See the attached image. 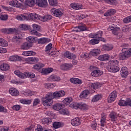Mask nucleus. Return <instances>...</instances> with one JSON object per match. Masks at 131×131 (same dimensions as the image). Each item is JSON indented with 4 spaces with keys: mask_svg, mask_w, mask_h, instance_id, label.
<instances>
[{
    "mask_svg": "<svg viewBox=\"0 0 131 131\" xmlns=\"http://www.w3.org/2000/svg\"><path fill=\"white\" fill-rule=\"evenodd\" d=\"M53 97L54 99H59V98H60L59 91L55 92L53 93V94L52 93H48L46 94L45 97L42 99L43 106L45 107L52 106L54 102L53 101Z\"/></svg>",
    "mask_w": 131,
    "mask_h": 131,
    "instance_id": "nucleus-1",
    "label": "nucleus"
},
{
    "mask_svg": "<svg viewBox=\"0 0 131 131\" xmlns=\"http://www.w3.org/2000/svg\"><path fill=\"white\" fill-rule=\"evenodd\" d=\"M102 34H103V32L101 31H99L96 34H94L92 37L94 39H92L90 40L89 41V43L90 45H92L93 46H94L95 45H98L100 40H101V41L105 42V39L102 37Z\"/></svg>",
    "mask_w": 131,
    "mask_h": 131,
    "instance_id": "nucleus-2",
    "label": "nucleus"
},
{
    "mask_svg": "<svg viewBox=\"0 0 131 131\" xmlns=\"http://www.w3.org/2000/svg\"><path fill=\"white\" fill-rule=\"evenodd\" d=\"M33 29L30 31V33L32 35H36V36H41V34L38 33L37 31L40 30V27L38 25L33 24L32 25Z\"/></svg>",
    "mask_w": 131,
    "mask_h": 131,
    "instance_id": "nucleus-3",
    "label": "nucleus"
},
{
    "mask_svg": "<svg viewBox=\"0 0 131 131\" xmlns=\"http://www.w3.org/2000/svg\"><path fill=\"white\" fill-rule=\"evenodd\" d=\"M123 117L122 115H120V114H117L115 112H112L110 114V118H111V121L113 122L116 121V119H121Z\"/></svg>",
    "mask_w": 131,
    "mask_h": 131,
    "instance_id": "nucleus-4",
    "label": "nucleus"
},
{
    "mask_svg": "<svg viewBox=\"0 0 131 131\" xmlns=\"http://www.w3.org/2000/svg\"><path fill=\"white\" fill-rule=\"evenodd\" d=\"M129 56H130L129 51L126 48H124L122 50V53L120 54V59L125 60V59L128 58Z\"/></svg>",
    "mask_w": 131,
    "mask_h": 131,
    "instance_id": "nucleus-5",
    "label": "nucleus"
},
{
    "mask_svg": "<svg viewBox=\"0 0 131 131\" xmlns=\"http://www.w3.org/2000/svg\"><path fill=\"white\" fill-rule=\"evenodd\" d=\"M112 32L113 34L116 35L118 39H120V38H121L123 35L122 33H121V30H120V28L119 27H115V29L112 31Z\"/></svg>",
    "mask_w": 131,
    "mask_h": 131,
    "instance_id": "nucleus-6",
    "label": "nucleus"
},
{
    "mask_svg": "<svg viewBox=\"0 0 131 131\" xmlns=\"http://www.w3.org/2000/svg\"><path fill=\"white\" fill-rule=\"evenodd\" d=\"M116 98H117V92L114 91L109 95L107 98L108 103H112V102H114Z\"/></svg>",
    "mask_w": 131,
    "mask_h": 131,
    "instance_id": "nucleus-7",
    "label": "nucleus"
},
{
    "mask_svg": "<svg viewBox=\"0 0 131 131\" xmlns=\"http://www.w3.org/2000/svg\"><path fill=\"white\" fill-rule=\"evenodd\" d=\"M51 13L55 17H61L63 15V12L59 9L53 8L51 10Z\"/></svg>",
    "mask_w": 131,
    "mask_h": 131,
    "instance_id": "nucleus-8",
    "label": "nucleus"
},
{
    "mask_svg": "<svg viewBox=\"0 0 131 131\" xmlns=\"http://www.w3.org/2000/svg\"><path fill=\"white\" fill-rule=\"evenodd\" d=\"M107 69L110 72L116 73L118 72L120 69L117 66L110 64L107 66Z\"/></svg>",
    "mask_w": 131,
    "mask_h": 131,
    "instance_id": "nucleus-9",
    "label": "nucleus"
},
{
    "mask_svg": "<svg viewBox=\"0 0 131 131\" xmlns=\"http://www.w3.org/2000/svg\"><path fill=\"white\" fill-rule=\"evenodd\" d=\"M25 61L28 64H35V63H37L39 61V59L37 57H33L26 58Z\"/></svg>",
    "mask_w": 131,
    "mask_h": 131,
    "instance_id": "nucleus-10",
    "label": "nucleus"
},
{
    "mask_svg": "<svg viewBox=\"0 0 131 131\" xmlns=\"http://www.w3.org/2000/svg\"><path fill=\"white\" fill-rule=\"evenodd\" d=\"M16 19L19 21H27L28 20V13L19 14L16 16Z\"/></svg>",
    "mask_w": 131,
    "mask_h": 131,
    "instance_id": "nucleus-11",
    "label": "nucleus"
},
{
    "mask_svg": "<svg viewBox=\"0 0 131 131\" xmlns=\"http://www.w3.org/2000/svg\"><path fill=\"white\" fill-rule=\"evenodd\" d=\"M9 5L14 8H20L22 4L17 0H12L9 2Z\"/></svg>",
    "mask_w": 131,
    "mask_h": 131,
    "instance_id": "nucleus-12",
    "label": "nucleus"
},
{
    "mask_svg": "<svg viewBox=\"0 0 131 131\" xmlns=\"http://www.w3.org/2000/svg\"><path fill=\"white\" fill-rule=\"evenodd\" d=\"M36 4L41 8L48 7V0H37Z\"/></svg>",
    "mask_w": 131,
    "mask_h": 131,
    "instance_id": "nucleus-13",
    "label": "nucleus"
},
{
    "mask_svg": "<svg viewBox=\"0 0 131 131\" xmlns=\"http://www.w3.org/2000/svg\"><path fill=\"white\" fill-rule=\"evenodd\" d=\"M101 85L100 83H90L88 84V87L90 90L93 91V90H96V89H99V88H101Z\"/></svg>",
    "mask_w": 131,
    "mask_h": 131,
    "instance_id": "nucleus-14",
    "label": "nucleus"
},
{
    "mask_svg": "<svg viewBox=\"0 0 131 131\" xmlns=\"http://www.w3.org/2000/svg\"><path fill=\"white\" fill-rule=\"evenodd\" d=\"M71 122V124L73 125V126H78V125H80V124H81V120L78 118H75L72 119Z\"/></svg>",
    "mask_w": 131,
    "mask_h": 131,
    "instance_id": "nucleus-15",
    "label": "nucleus"
},
{
    "mask_svg": "<svg viewBox=\"0 0 131 131\" xmlns=\"http://www.w3.org/2000/svg\"><path fill=\"white\" fill-rule=\"evenodd\" d=\"M120 72L121 76L123 78H125V77L128 75V71L127 70V68H126V67H123Z\"/></svg>",
    "mask_w": 131,
    "mask_h": 131,
    "instance_id": "nucleus-16",
    "label": "nucleus"
},
{
    "mask_svg": "<svg viewBox=\"0 0 131 131\" xmlns=\"http://www.w3.org/2000/svg\"><path fill=\"white\" fill-rule=\"evenodd\" d=\"M21 36H22V34H21V33H16L12 39L13 41H14V42H16V43H19V42H20Z\"/></svg>",
    "mask_w": 131,
    "mask_h": 131,
    "instance_id": "nucleus-17",
    "label": "nucleus"
},
{
    "mask_svg": "<svg viewBox=\"0 0 131 131\" xmlns=\"http://www.w3.org/2000/svg\"><path fill=\"white\" fill-rule=\"evenodd\" d=\"M106 123H107L106 116L104 114H102L101 119L100 120L101 126H102V127H104V126L106 125Z\"/></svg>",
    "mask_w": 131,
    "mask_h": 131,
    "instance_id": "nucleus-18",
    "label": "nucleus"
},
{
    "mask_svg": "<svg viewBox=\"0 0 131 131\" xmlns=\"http://www.w3.org/2000/svg\"><path fill=\"white\" fill-rule=\"evenodd\" d=\"M28 20H33V21H35L36 20H38L39 17L38 15L37 14L28 13Z\"/></svg>",
    "mask_w": 131,
    "mask_h": 131,
    "instance_id": "nucleus-19",
    "label": "nucleus"
},
{
    "mask_svg": "<svg viewBox=\"0 0 131 131\" xmlns=\"http://www.w3.org/2000/svg\"><path fill=\"white\" fill-rule=\"evenodd\" d=\"M9 92L10 95L13 96L14 97L19 96V91H18V90L14 88L9 89Z\"/></svg>",
    "mask_w": 131,
    "mask_h": 131,
    "instance_id": "nucleus-20",
    "label": "nucleus"
},
{
    "mask_svg": "<svg viewBox=\"0 0 131 131\" xmlns=\"http://www.w3.org/2000/svg\"><path fill=\"white\" fill-rule=\"evenodd\" d=\"M90 95V91L88 90H85L83 91L81 94H80V98L81 99H86L88 98V96Z\"/></svg>",
    "mask_w": 131,
    "mask_h": 131,
    "instance_id": "nucleus-21",
    "label": "nucleus"
},
{
    "mask_svg": "<svg viewBox=\"0 0 131 131\" xmlns=\"http://www.w3.org/2000/svg\"><path fill=\"white\" fill-rule=\"evenodd\" d=\"M43 67H45V64L43 63H39L34 65L33 68L37 70L39 72H40V70H42V69L41 68H43Z\"/></svg>",
    "mask_w": 131,
    "mask_h": 131,
    "instance_id": "nucleus-22",
    "label": "nucleus"
},
{
    "mask_svg": "<svg viewBox=\"0 0 131 131\" xmlns=\"http://www.w3.org/2000/svg\"><path fill=\"white\" fill-rule=\"evenodd\" d=\"M48 79L50 81H60L61 78L57 75H51L49 77Z\"/></svg>",
    "mask_w": 131,
    "mask_h": 131,
    "instance_id": "nucleus-23",
    "label": "nucleus"
},
{
    "mask_svg": "<svg viewBox=\"0 0 131 131\" xmlns=\"http://www.w3.org/2000/svg\"><path fill=\"white\" fill-rule=\"evenodd\" d=\"M36 3H37V0H26L25 2V5L29 7H33Z\"/></svg>",
    "mask_w": 131,
    "mask_h": 131,
    "instance_id": "nucleus-24",
    "label": "nucleus"
},
{
    "mask_svg": "<svg viewBox=\"0 0 131 131\" xmlns=\"http://www.w3.org/2000/svg\"><path fill=\"white\" fill-rule=\"evenodd\" d=\"M64 56L65 58H67L68 59H75L76 58V56L75 55L69 52V51H67L64 53Z\"/></svg>",
    "mask_w": 131,
    "mask_h": 131,
    "instance_id": "nucleus-25",
    "label": "nucleus"
},
{
    "mask_svg": "<svg viewBox=\"0 0 131 131\" xmlns=\"http://www.w3.org/2000/svg\"><path fill=\"white\" fill-rule=\"evenodd\" d=\"M0 70L2 71H7L10 70V66L8 63H2L0 65Z\"/></svg>",
    "mask_w": 131,
    "mask_h": 131,
    "instance_id": "nucleus-26",
    "label": "nucleus"
},
{
    "mask_svg": "<svg viewBox=\"0 0 131 131\" xmlns=\"http://www.w3.org/2000/svg\"><path fill=\"white\" fill-rule=\"evenodd\" d=\"M64 126V123L60 122H54L53 124V127L54 128H60L61 127H63Z\"/></svg>",
    "mask_w": 131,
    "mask_h": 131,
    "instance_id": "nucleus-27",
    "label": "nucleus"
},
{
    "mask_svg": "<svg viewBox=\"0 0 131 131\" xmlns=\"http://www.w3.org/2000/svg\"><path fill=\"white\" fill-rule=\"evenodd\" d=\"M51 41V39L48 38H41L38 39V43L41 45H43L44 43H48V42H50Z\"/></svg>",
    "mask_w": 131,
    "mask_h": 131,
    "instance_id": "nucleus-28",
    "label": "nucleus"
},
{
    "mask_svg": "<svg viewBox=\"0 0 131 131\" xmlns=\"http://www.w3.org/2000/svg\"><path fill=\"white\" fill-rule=\"evenodd\" d=\"M40 73L43 74H49L51 72H53V68H48L47 69H42L40 70Z\"/></svg>",
    "mask_w": 131,
    "mask_h": 131,
    "instance_id": "nucleus-29",
    "label": "nucleus"
},
{
    "mask_svg": "<svg viewBox=\"0 0 131 131\" xmlns=\"http://www.w3.org/2000/svg\"><path fill=\"white\" fill-rule=\"evenodd\" d=\"M1 32H3V33H5V34H10L11 33H13V32L14 31V29L4 28L1 29Z\"/></svg>",
    "mask_w": 131,
    "mask_h": 131,
    "instance_id": "nucleus-30",
    "label": "nucleus"
},
{
    "mask_svg": "<svg viewBox=\"0 0 131 131\" xmlns=\"http://www.w3.org/2000/svg\"><path fill=\"white\" fill-rule=\"evenodd\" d=\"M79 108L81 110L86 111L89 110V105L85 103H79Z\"/></svg>",
    "mask_w": 131,
    "mask_h": 131,
    "instance_id": "nucleus-31",
    "label": "nucleus"
},
{
    "mask_svg": "<svg viewBox=\"0 0 131 131\" xmlns=\"http://www.w3.org/2000/svg\"><path fill=\"white\" fill-rule=\"evenodd\" d=\"M71 7L72 9H74V10H81V9H82V5L76 3L71 4Z\"/></svg>",
    "mask_w": 131,
    "mask_h": 131,
    "instance_id": "nucleus-32",
    "label": "nucleus"
},
{
    "mask_svg": "<svg viewBox=\"0 0 131 131\" xmlns=\"http://www.w3.org/2000/svg\"><path fill=\"white\" fill-rule=\"evenodd\" d=\"M70 81L72 82V83H75V84H81V80L77 78H72L70 79Z\"/></svg>",
    "mask_w": 131,
    "mask_h": 131,
    "instance_id": "nucleus-33",
    "label": "nucleus"
},
{
    "mask_svg": "<svg viewBox=\"0 0 131 131\" xmlns=\"http://www.w3.org/2000/svg\"><path fill=\"white\" fill-rule=\"evenodd\" d=\"M14 74L17 75L19 78H25V72L24 73H22L19 70H16L14 72Z\"/></svg>",
    "mask_w": 131,
    "mask_h": 131,
    "instance_id": "nucleus-34",
    "label": "nucleus"
},
{
    "mask_svg": "<svg viewBox=\"0 0 131 131\" xmlns=\"http://www.w3.org/2000/svg\"><path fill=\"white\" fill-rule=\"evenodd\" d=\"M10 61H21L22 60V57L18 55L10 56L9 58Z\"/></svg>",
    "mask_w": 131,
    "mask_h": 131,
    "instance_id": "nucleus-35",
    "label": "nucleus"
},
{
    "mask_svg": "<svg viewBox=\"0 0 131 131\" xmlns=\"http://www.w3.org/2000/svg\"><path fill=\"white\" fill-rule=\"evenodd\" d=\"M35 52L32 51H24L23 52L22 55L23 56H26L27 57L28 56H35Z\"/></svg>",
    "mask_w": 131,
    "mask_h": 131,
    "instance_id": "nucleus-36",
    "label": "nucleus"
},
{
    "mask_svg": "<svg viewBox=\"0 0 131 131\" xmlns=\"http://www.w3.org/2000/svg\"><path fill=\"white\" fill-rule=\"evenodd\" d=\"M61 68L62 70H69L70 68H72V64L64 63L61 66Z\"/></svg>",
    "mask_w": 131,
    "mask_h": 131,
    "instance_id": "nucleus-37",
    "label": "nucleus"
},
{
    "mask_svg": "<svg viewBox=\"0 0 131 131\" xmlns=\"http://www.w3.org/2000/svg\"><path fill=\"white\" fill-rule=\"evenodd\" d=\"M42 122L45 125H49L50 123H52V119L50 118H45L42 119Z\"/></svg>",
    "mask_w": 131,
    "mask_h": 131,
    "instance_id": "nucleus-38",
    "label": "nucleus"
},
{
    "mask_svg": "<svg viewBox=\"0 0 131 131\" xmlns=\"http://www.w3.org/2000/svg\"><path fill=\"white\" fill-rule=\"evenodd\" d=\"M115 13H116V10L114 9H111L108 10L105 13H104V16L105 17H109L111 15H113Z\"/></svg>",
    "mask_w": 131,
    "mask_h": 131,
    "instance_id": "nucleus-39",
    "label": "nucleus"
},
{
    "mask_svg": "<svg viewBox=\"0 0 131 131\" xmlns=\"http://www.w3.org/2000/svg\"><path fill=\"white\" fill-rule=\"evenodd\" d=\"M21 93L22 95H24V96H26V97L28 96H32V95H33V92H31L29 90H27L25 91H22Z\"/></svg>",
    "mask_w": 131,
    "mask_h": 131,
    "instance_id": "nucleus-40",
    "label": "nucleus"
},
{
    "mask_svg": "<svg viewBox=\"0 0 131 131\" xmlns=\"http://www.w3.org/2000/svg\"><path fill=\"white\" fill-rule=\"evenodd\" d=\"M73 100L71 98H67L63 100V103L64 105H66V106H68V105H70V104L72 102Z\"/></svg>",
    "mask_w": 131,
    "mask_h": 131,
    "instance_id": "nucleus-41",
    "label": "nucleus"
},
{
    "mask_svg": "<svg viewBox=\"0 0 131 131\" xmlns=\"http://www.w3.org/2000/svg\"><path fill=\"white\" fill-rule=\"evenodd\" d=\"M45 88L46 89H53V88H55L56 86V83H48L44 84Z\"/></svg>",
    "mask_w": 131,
    "mask_h": 131,
    "instance_id": "nucleus-42",
    "label": "nucleus"
},
{
    "mask_svg": "<svg viewBox=\"0 0 131 131\" xmlns=\"http://www.w3.org/2000/svg\"><path fill=\"white\" fill-rule=\"evenodd\" d=\"M1 47H8V41L3 38H0Z\"/></svg>",
    "mask_w": 131,
    "mask_h": 131,
    "instance_id": "nucleus-43",
    "label": "nucleus"
},
{
    "mask_svg": "<svg viewBox=\"0 0 131 131\" xmlns=\"http://www.w3.org/2000/svg\"><path fill=\"white\" fill-rule=\"evenodd\" d=\"M90 54L92 56H94V57H96L100 54V50H99V49H93L92 51H91Z\"/></svg>",
    "mask_w": 131,
    "mask_h": 131,
    "instance_id": "nucleus-44",
    "label": "nucleus"
},
{
    "mask_svg": "<svg viewBox=\"0 0 131 131\" xmlns=\"http://www.w3.org/2000/svg\"><path fill=\"white\" fill-rule=\"evenodd\" d=\"M62 107H63V105L62 104L60 103H56L53 105V108L54 109V110L59 111V110H61Z\"/></svg>",
    "mask_w": 131,
    "mask_h": 131,
    "instance_id": "nucleus-45",
    "label": "nucleus"
},
{
    "mask_svg": "<svg viewBox=\"0 0 131 131\" xmlns=\"http://www.w3.org/2000/svg\"><path fill=\"white\" fill-rule=\"evenodd\" d=\"M20 103H21V104H30V103H31V102H32V100H30V99H28V100H26V99H21L20 100H19Z\"/></svg>",
    "mask_w": 131,
    "mask_h": 131,
    "instance_id": "nucleus-46",
    "label": "nucleus"
},
{
    "mask_svg": "<svg viewBox=\"0 0 131 131\" xmlns=\"http://www.w3.org/2000/svg\"><path fill=\"white\" fill-rule=\"evenodd\" d=\"M25 75L26 77L25 78H26L27 77H29L30 78H34L35 77V75L32 73H29V72H25Z\"/></svg>",
    "mask_w": 131,
    "mask_h": 131,
    "instance_id": "nucleus-47",
    "label": "nucleus"
},
{
    "mask_svg": "<svg viewBox=\"0 0 131 131\" xmlns=\"http://www.w3.org/2000/svg\"><path fill=\"white\" fill-rule=\"evenodd\" d=\"M102 98V96L100 95H95L92 99V102H98Z\"/></svg>",
    "mask_w": 131,
    "mask_h": 131,
    "instance_id": "nucleus-48",
    "label": "nucleus"
},
{
    "mask_svg": "<svg viewBox=\"0 0 131 131\" xmlns=\"http://www.w3.org/2000/svg\"><path fill=\"white\" fill-rule=\"evenodd\" d=\"M91 75L92 76H96V77H98V76H100V70H96L93 71L92 73H91Z\"/></svg>",
    "mask_w": 131,
    "mask_h": 131,
    "instance_id": "nucleus-49",
    "label": "nucleus"
},
{
    "mask_svg": "<svg viewBox=\"0 0 131 131\" xmlns=\"http://www.w3.org/2000/svg\"><path fill=\"white\" fill-rule=\"evenodd\" d=\"M50 6L52 7H55L57 6L58 4V1L57 0H48Z\"/></svg>",
    "mask_w": 131,
    "mask_h": 131,
    "instance_id": "nucleus-50",
    "label": "nucleus"
},
{
    "mask_svg": "<svg viewBox=\"0 0 131 131\" xmlns=\"http://www.w3.org/2000/svg\"><path fill=\"white\" fill-rule=\"evenodd\" d=\"M36 37H32V36H29L26 39L27 41L29 42H31V43H33V42H34L35 41V39H36Z\"/></svg>",
    "mask_w": 131,
    "mask_h": 131,
    "instance_id": "nucleus-51",
    "label": "nucleus"
},
{
    "mask_svg": "<svg viewBox=\"0 0 131 131\" xmlns=\"http://www.w3.org/2000/svg\"><path fill=\"white\" fill-rule=\"evenodd\" d=\"M71 108H73L74 109H78L79 108V103H77L76 102H73L72 104L70 105Z\"/></svg>",
    "mask_w": 131,
    "mask_h": 131,
    "instance_id": "nucleus-52",
    "label": "nucleus"
},
{
    "mask_svg": "<svg viewBox=\"0 0 131 131\" xmlns=\"http://www.w3.org/2000/svg\"><path fill=\"white\" fill-rule=\"evenodd\" d=\"M59 113L63 115H68L69 114V111L67 109H62L59 111Z\"/></svg>",
    "mask_w": 131,
    "mask_h": 131,
    "instance_id": "nucleus-53",
    "label": "nucleus"
},
{
    "mask_svg": "<svg viewBox=\"0 0 131 131\" xmlns=\"http://www.w3.org/2000/svg\"><path fill=\"white\" fill-rule=\"evenodd\" d=\"M21 49L22 50H29V45L27 42H25L21 45Z\"/></svg>",
    "mask_w": 131,
    "mask_h": 131,
    "instance_id": "nucleus-54",
    "label": "nucleus"
},
{
    "mask_svg": "<svg viewBox=\"0 0 131 131\" xmlns=\"http://www.w3.org/2000/svg\"><path fill=\"white\" fill-rule=\"evenodd\" d=\"M91 127L92 128V129H94V130H96L97 129V122L96 121L93 122L91 124Z\"/></svg>",
    "mask_w": 131,
    "mask_h": 131,
    "instance_id": "nucleus-55",
    "label": "nucleus"
},
{
    "mask_svg": "<svg viewBox=\"0 0 131 131\" xmlns=\"http://www.w3.org/2000/svg\"><path fill=\"white\" fill-rule=\"evenodd\" d=\"M123 21L124 23H129V22H131V15L124 18Z\"/></svg>",
    "mask_w": 131,
    "mask_h": 131,
    "instance_id": "nucleus-56",
    "label": "nucleus"
},
{
    "mask_svg": "<svg viewBox=\"0 0 131 131\" xmlns=\"http://www.w3.org/2000/svg\"><path fill=\"white\" fill-rule=\"evenodd\" d=\"M9 16L7 14H2L0 16L1 20H3L4 21H6V20H8Z\"/></svg>",
    "mask_w": 131,
    "mask_h": 131,
    "instance_id": "nucleus-57",
    "label": "nucleus"
},
{
    "mask_svg": "<svg viewBox=\"0 0 131 131\" xmlns=\"http://www.w3.org/2000/svg\"><path fill=\"white\" fill-rule=\"evenodd\" d=\"M20 29L21 30H28V26L27 25H20Z\"/></svg>",
    "mask_w": 131,
    "mask_h": 131,
    "instance_id": "nucleus-58",
    "label": "nucleus"
},
{
    "mask_svg": "<svg viewBox=\"0 0 131 131\" xmlns=\"http://www.w3.org/2000/svg\"><path fill=\"white\" fill-rule=\"evenodd\" d=\"M52 19V15H47L43 17V21H49Z\"/></svg>",
    "mask_w": 131,
    "mask_h": 131,
    "instance_id": "nucleus-59",
    "label": "nucleus"
},
{
    "mask_svg": "<svg viewBox=\"0 0 131 131\" xmlns=\"http://www.w3.org/2000/svg\"><path fill=\"white\" fill-rule=\"evenodd\" d=\"M12 109L15 111H19L21 109V106L20 105H15L12 107Z\"/></svg>",
    "mask_w": 131,
    "mask_h": 131,
    "instance_id": "nucleus-60",
    "label": "nucleus"
},
{
    "mask_svg": "<svg viewBox=\"0 0 131 131\" xmlns=\"http://www.w3.org/2000/svg\"><path fill=\"white\" fill-rule=\"evenodd\" d=\"M81 58H83L84 59H89V54L86 53H82L80 55Z\"/></svg>",
    "mask_w": 131,
    "mask_h": 131,
    "instance_id": "nucleus-61",
    "label": "nucleus"
},
{
    "mask_svg": "<svg viewBox=\"0 0 131 131\" xmlns=\"http://www.w3.org/2000/svg\"><path fill=\"white\" fill-rule=\"evenodd\" d=\"M40 103V100L38 98H36L34 100L33 106H36Z\"/></svg>",
    "mask_w": 131,
    "mask_h": 131,
    "instance_id": "nucleus-62",
    "label": "nucleus"
},
{
    "mask_svg": "<svg viewBox=\"0 0 131 131\" xmlns=\"http://www.w3.org/2000/svg\"><path fill=\"white\" fill-rule=\"evenodd\" d=\"M126 100H121L119 101L118 104L120 106H126Z\"/></svg>",
    "mask_w": 131,
    "mask_h": 131,
    "instance_id": "nucleus-63",
    "label": "nucleus"
},
{
    "mask_svg": "<svg viewBox=\"0 0 131 131\" xmlns=\"http://www.w3.org/2000/svg\"><path fill=\"white\" fill-rule=\"evenodd\" d=\"M126 106H131V100L128 98L126 100Z\"/></svg>",
    "mask_w": 131,
    "mask_h": 131,
    "instance_id": "nucleus-64",
    "label": "nucleus"
}]
</instances>
